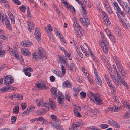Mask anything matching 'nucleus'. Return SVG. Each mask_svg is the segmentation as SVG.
I'll return each mask as SVG.
<instances>
[{"label":"nucleus","instance_id":"nucleus-1","mask_svg":"<svg viewBox=\"0 0 130 130\" xmlns=\"http://www.w3.org/2000/svg\"><path fill=\"white\" fill-rule=\"evenodd\" d=\"M87 96L89 98L90 100L99 105L102 104L103 102L100 94L97 93L94 94L90 92H88Z\"/></svg>","mask_w":130,"mask_h":130},{"label":"nucleus","instance_id":"nucleus-2","mask_svg":"<svg viewBox=\"0 0 130 130\" xmlns=\"http://www.w3.org/2000/svg\"><path fill=\"white\" fill-rule=\"evenodd\" d=\"M100 34L102 40L99 41V44L103 49L104 53L106 54H107L109 46L107 41L103 32H100Z\"/></svg>","mask_w":130,"mask_h":130},{"label":"nucleus","instance_id":"nucleus-3","mask_svg":"<svg viewBox=\"0 0 130 130\" xmlns=\"http://www.w3.org/2000/svg\"><path fill=\"white\" fill-rule=\"evenodd\" d=\"M32 59L34 60H37L42 58L45 59L46 58L45 53L44 50L41 47L39 48L35 51L32 55Z\"/></svg>","mask_w":130,"mask_h":130},{"label":"nucleus","instance_id":"nucleus-4","mask_svg":"<svg viewBox=\"0 0 130 130\" xmlns=\"http://www.w3.org/2000/svg\"><path fill=\"white\" fill-rule=\"evenodd\" d=\"M114 60L115 63L119 72L121 73L122 76H125L126 74V72L118 59L117 58L115 57Z\"/></svg>","mask_w":130,"mask_h":130},{"label":"nucleus","instance_id":"nucleus-5","mask_svg":"<svg viewBox=\"0 0 130 130\" xmlns=\"http://www.w3.org/2000/svg\"><path fill=\"white\" fill-rule=\"evenodd\" d=\"M74 23L73 25V27L74 28L75 30V33L77 35V30L75 29V28H76L80 32V34L81 35H82V31L83 30L81 26L79 25V22L77 20L76 17H74L73 18Z\"/></svg>","mask_w":130,"mask_h":130},{"label":"nucleus","instance_id":"nucleus-6","mask_svg":"<svg viewBox=\"0 0 130 130\" xmlns=\"http://www.w3.org/2000/svg\"><path fill=\"white\" fill-rule=\"evenodd\" d=\"M36 104L38 106L40 107H46L47 108H49L50 107L49 106L48 104H46L45 102H43L42 100L37 99L35 101Z\"/></svg>","mask_w":130,"mask_h":130},{"label":"nucleus","instance_id":"nucleus-7","mask_svg":"<svg viewBox=\"0 0 130 130\" xmlns=\"http://www.w3.org/2000/svg\"><path fill=\"white\" fill-rule=\"evenodd\" d=\"M14 78L13 77L10 75L6 76L5 77L4 84L5 85H9L13 83Z\"/></svg>","mask_w":130,"mask_h":130},{"label":"nucleus","instance_id":"nucleus-8","mask_svg":"<svg viewBox=\"0 0 130 130\" xmlns=\"http://www.w3.org/2000/svg\"><path fill=\"white\" fill-rule=\"evenodd\" d=\"M124 106L127 108L130 111V105L127 102L124 101L123 103ZM123 118L125 119H127L130 117V112H127L123 116Z\"/></svg>","mask_w":130,"mask_h":130},{"label":"nucleus","instance_id":"nucleus-9","mask_svg":"<svg viewBox=\"0 0 130 130\" xmlns=\"http://www.w3.org/2000/svg\"><path fill=\"white\" fill-rule=\"evenodd\" d=\"M82 125L81 123L77 122L72 124L69 128V130H79V127Z\"/></svg>","mask_w":130,"mask_h":130},{"label":"nucleus","instance_id":"nucleus-10","mask_svg":"<svg viewBox=\"0 0 130 130\" xmlns=\"http://www.w3.org/2000/svg\"><path fill=\"white\" fill-rule=\"evenodd\" d=\"M103 3L104 4L105 8L107 11L110 14H111L113 13L111 7L109 3L108 2L107 0H103Z\"/></svg>","mask_w":130,"mask_h":130},{"label":"nucleus","instance_id":"nucleus-11","mask_svg":"<svg viewBox=\"0 0 130 130\" xmlns=\"http://www.w3.org/2000/svg\"><path fill=\"white\" fill-rule=\"evenodd\" d=\"M120 5L123 9L128 14L130 15V8L129 6L125 2H124Z\"/></svg>","mask_w":130,"mask_h":130},{"label":"nucleus","instance_id":"nucleus-12","mask_svg":"<svg viewBox=\"0 0 130 130\" xmlns=\"http://www.w3.org/2000/svg\"><path fill=\"white\" fill-rule=\"evenodd\" d=\"M79 20L84 26L86 27L90 24L89 20L87 17H86L84 18H80Z\"/></svg>","mask_w":130,"mask_h":130},{"label":"nucleus","instance_id":"nucleus-13","mask_svg":"<svg viewBox=\"0 0 130 130\" xmlns=\"http://www.w3.org/2000/svg\"><path fill=\"white\" fill-rule=\"evenodd\" d=\"M58 98L57 99L58 103L60 104H62L63 103V100L64 97L62 93L60 92H58Z\"/></svg>","mask_w":130,"mask_h":130},{"label":"nucleus","instance_id":"nucleus-14","mask_svg":"<svg viewBox=\"0 0 130 130\" xmlns=\"http://www.w3.org/2000/svg\"><path fill=\"white\" fill-rule=\"evenodd\" d=\"M36 85L39 89H43L46 88V85L43 82H37L36 83Z\"/></svg>","mask_w":130,"mask_h":130},{"label":"nucleus","instance_id":"nucleus-15","mask_svg":"<svg viewBox=\"0 0 130 130\" xmlns=\"http://www.w3.org/2000/svg\"><path fill=\"white\" fill-rule=\"evenodd\" d=\"M107 122L109 124L114 127L117 128H119L120 127V125L116 121L112 120H108Z\"/></svg>","mask_w":130,"mask_h":130},{"label":"nucleus","instance_id":"nucleus-16","mask_svg":"<svg viewBox=\"0 0 130 130\" xmlns=\"http://www.w3.org/2000/svg\"><path fill=\"white\" fill-rule=\"evenodd\" d=\"M116 72H117V77L120 82L122 84H123L124 86L127 89H128L129 88L128 87L126 83L125 82L124 79L123 78H121L120 76L117 71Z\"/></svg>","mask_w":130,"mask_h":130},{"label":"nucleus","instance_id":"nucleus-17","mask_svg":"<svg viewBox=\"0 0 130 130\" xmlns=\"http://www.w3.org/2000/svg\"><path fill=\"white\" fill-rule=\"evenodd\" d=\"M27 23L28 26V30L30 32H31V30L34 29V28L33 21L32 20H30L28 21Z\"/></svg>","mask_w":130,"mask_h":130},{"label":"nucleus","instance_id":"nucleus-18","mask_svg":"<svg viewBox=\"0 0 130 130\" xmlns=\"http://www.w3.org/2000/svg\"><path fill=\"white\" fill-rule=\"evenodd\" d=\"M21 52L24 55L28 56L30 55L31 53L27 49L25 48H22Z\"/></svg>","mask_w":130,"mask_h":130},{"label":"nucleus","instance_id":"nucleus-19","mask_svg":"<svg viewBox=\"0 0 130 130\" xmlns=\"http://www.w3.org/2000/svg\"><path fill=\"white\" fill-rule=\"evenodd\" d=\"M53 98L56 99L57 95V89L56 87H53L51 89Z\"/></svg>","mask_w":130,"mask_h":130},{"label":"nucleus","instance_id":"nucleus-20","mask_svg":"<svg viewBox=\"0 0 130 130\" xmlns=\"http://www.w3.org/2000/svg\"><path fill=\"white\" fill-rule=\"evenodd\" d=\"M35 36L36 39L38 41L40 40L41 37V34L39 29L36 28L35 30Z\"/></svg>","mask_w":130,"mask_h":130},{"label":"nucleus","instance_id":"nucleus-21","mask_svg":"<svg viewBox=\"0 0 130 130\" xmlns=\"http://www.w3.org/2000/svg\"><path fill=\"white\" fill-rule=\"evenodd\" d=\"M62 85L64 88H70L71 87V84L69 81L67 80L63 83Z\"/></svg>","mask_w":130,"mask_h":130},{"label":"nucleus","instance_id":"nucleus-22","mask_svg":"<svg viewBox=\"0 0 130 130\" xmlns=\"http://www.w3.org/2000/svg\"><path fill=\"white\" fill-rule=\"evenodd\" d=\"M117 16L119 20H120L121 24L124 27L126 28H127V26L126 25V24L124 22V20L123 17H121L119 14H117Z\"/></svg>","mask_w":130,"mask_h":130},{"label":"nucleus","instance_id":"nucleus-23","mask_svg":"<svg viewBox=\"0 0 130 130\" xmlns=\"http://www.w3.org/2000/svg\"><path fill=\"white\" fill-rule=\"evenodd\" d=\"M20 44L26 47H28L32 44L31 42L27 41H24L22 42Z\"/></svg>","mask_w":130,"mask_h":130},{"label":"nucleus","instance_id":"nucleus-24","mask_svg":"<svg viewBox=\"0 0 130 130\" xmlns=\"http://www.w3.org/2000/svg\"><path fill=\"white\" fill-rule=\"evenodd\" d=\"M94 77L97 83L100 85H102V82L99 75H97Z\"/></svg>","mask_w":130,"mask_h":130},{"label":"nucleus","instance_id":"nucleus-25","mask_svg":"<svg viewBox=\"0 0 130 130\" xmlns=\"http://www.w3.org/2000/svg\"><path fill=\"white\" fill-rule=\"evenodd\" d=\"M45 30L49 37L51 41L53 40V35L51 32L49 31L46 27L45 28Z\"/></svg>","mask_w":130,"mask_h":130},{"label":"nucleus","instance_id":"nucleus-26","mask_svg":"<svg viewBox=\"0 0 130 130\" xmlns=\"http://www.w3.org/2000/svg\"><path fill=\"white\" fill-rule=\"evenodd\" d=\"M90 112V115L91 116H95L97 115L98 113V111L96 109H95L93 110L91 109L89 110Z\"/></svg>","mask_w":130,"mask_h":130},{"label":"nucleus","instance_id":"nucleus-27","mask_svg":"<svg viewBox=\"0 0 130 130\" xmlns=\"http://www.w3.org/2000/svg\"><path fill=\"white\" fill-rule=\"evenodd\" d=\"M113 6L114 7V9H116H116V10L118 11H120L121 9L119 6L118 3L116 1H114L113 2Z\"/></svg>","mask_w":130,"mask_h":130},{"label":"nucleus","instance_id":"nucleus-28","mask_svg":"<svg viewBox=\"0 0 130 130\" xmlns=\"http://www.w3.org/2000/svg\"><path fill=\"white\" fill-rule=\"evenodd\" d=\"M59 59L58 60V63H63L64 64L66 63V61L64 59H63L62 57L60 55H58Z\"/></svg>","mask_w":130,"mask_h":130},{"label":"nucleus","instance_id":"nucleus-29","mask_svg":"<svg viewBox=\"0 0 130 130\" xmlns=\"http://www.w3.org/2000/svg\"><path fill=\"white\" fill-rule=\"evenodd\" d=\"M106 83L112 90L114 91H115V87L112 84L111 80L106 82Z\"/></svg>","mask_w":130,"mask_h":130},{"label":"nucleus","instance_id":"nucleus-30","mask_svg":"<svg viewBox=\"0 0 130 130\" xmlns=\"http://www.w3.org/2000/svg\"><path fill=\"white\" fill-rule=\"evenodd\" d=\"M23 70L24 73H26V72H32L33 71V69L30 67H27L23 69Z\"/></svg>","mask_w":130,"mask_h":130},{"label":"nucleus","instance_id":"nucleus-31","mask_svg":"<svg viewBox=\"0 0 130 130\" xmlns=\"http://www.w3.org/2000/svg\"><path fill=\"white\" fill-rule=\"evenodd\" d=\"M49 106H50L49 108L51 107L52 109L53 110H55L56 109V106L55 102L52 103H50V104H49Z\"/></svg>","mask_w":130,"mask_h":130},{"label":"nucleus","instance_id":"nucleus-32","mask_svg":"<svg viewBox=\"0 0 130 130\" xmlns=\"http://www.w3.org/2000/svg\"><path fill=\"white\" fill-rule=\"evenodd\" d=\"M19 107L18 105H16L15 106L13 110V113L16 114H17L19 112Z\"/></svg>","mask_w":130,"mask_h":130},{"label":"nucleus","instance_id":"nucleus-33","mask_svg":"<svg viewBox=\"0 0 130 130\" xmlns=\"http://www.w3.org/2000/svg\"><path fill=\"white\" fill-rule=\"evenodd\" d=\"M61 69L62 73H61V75H62L63 77V76L66 74V69L64 66L63 65H61Z\"/></svg>","mask_w":130,"mask_h":130},{"label":"nucleus","instance_id":"nucleus-34","mask_svg":"<svg viewBox=\"0 0 130 130\" xmlns=\"http://www.w3.org/2000/svg\"><path fill=\"white\" fill-rule=\"evenodd\" d=\"M65 55L66 57H68V59L70 60H71L72 59V57L71 56V54L70 53H68L67 51H66L64 52Z\"/></svg>","mask_w":130,"mask_h":130},{"label":"nucleus","instance_id":"nucleus-35","mask_svg":"<svg viewBox=\"0 0 130 130\" xmlns=\"http://www.w3.org/2000/svg\"><path fill=\"white\" fill-rule=\"evenodd\" d=\"M49 123L52 127L56 129L58 126V124L56 123L50 122Z\"/></svg>","mask_w":130,"mask_h":130},{"label":"nucleus","instance_id":"nucleus-36","mask_svg":"<svg viewBox=\"0 0 130 130\" xmlns=\"http://www.w3.org/2000/svg\"><path fill=\"white\" fill-rule=\"evenodd\" d=\"M50 117L53 121L58 122V119L56 115H51L50 116Z\"/></svg>","mask_w":130,"mask_h":130},{"label":"nucleus","instance_id":"nucleus-37","mask_svg":"<svg viewBox=\"0 0 130 130\" xmlns=\"http://www.w3.org/2000/svg\"><path fill=\"white\" fill-rule=\"evenodd\" d=\"M19 9L23 13H24L25 12L26 7L24 5H22L20 6Z\"/></svg>","mask_w":130,"mask_h":130},{"label":"nucleus","instance_id":"nucleus-38","mask_svg":"<svg viewBox=\"0 0 130 130\" xmlns=\"http://www.w3.org/2000/svg\"><path fill=\"white\" fill-rule=\"evenodd\" d=\"M74 112L75 115L77 117H79L82 116L80 112L77 110L76 109H74Z\"/></svg>","mask_w":130,"mask_h":130},{"label":"nucleus","instance_id":"nucleus-39","mask_svg":"<svg viewBox=\"0 0 130 130\" xmlns=\"http://www.w3.org/2000/svg\"><path fill=\"white\" fill-rule=\"evenodd\" d=\"M53 72L58 77H60V78H61L62 77V76L61 75V73L60 72L57 71L56 70H54L53 71Z\"/></svg>","mask_w":130,"mask_h":130},{"label":"nucleus","instance_id":"nucleus-40","mask_svg":"<svg viewBox=\"0 0 130 130\" xmlns=\"http://www.w3.org/2000/svg\"><path fill=\"white\" fill-rule=\"evenodd\" d=\"M113 111L117 112L120 110L121 109V107H118L116 105H114L113 107Z\"/></svg>","mask_w":130,"mask_h":130},{"label":"nucleus","instance_id":"nucleus-41","mask_svg":"<svg viewBox=\"0 0 130 130\" xmlns=\"http://www.w3.org/2000/svg\"><path fill=\"white\" fill-rule=\"evenodd\" d=\"M84 4L83 1L81 0V1L80 2L79 4L81 5L82 10L83 11H85L86 9V7L85 5H84Z\"/></svg>","mask_w":130,"mask_h":130},{"label":"nucleus","instance_id":"nucleus-42","mask_svg":"<svg viewBox=\"0 0 130 130\" xmlns=\"http://www.w3.org/2000/svg\"><path fill=\"white\" fill-rule=\"evenodd\" d=\"M53 7L54 10L56 11V12L58 14H59L60 12L59 9L57 7V6L54 4L53 5Z\"/></svg>","mask_w":130,"mask_h":130},{"label":"nucleus","instance_id":"nucleus-43","mask_svg":"<svg viewBox=\"0 0 130 130\" xmlns=\"http://www.w3.org/2000/svg\"><path fill=\"white\" fill-rule=\"evenodd\" d=\"M115 31L116 34L118 35H119L120 34V29L118 27H115Z\"/></svg>","mask_w":130,"mask_h":130},{"label":"nucleus","instance_id":"nucleus-44","mask_svg":"<svg viewBox=\"0 0 130 130\" xmlns=\"http://www.w3.org/2000/svg\"><path fill=\"white\" fill-rule=\"evenodd\" d=\"M27 13L28 17H29V18H31V15L29 7L27 6Z\"/></svg>","mask_w":130,"mask_h":130},{"label":"nucleus","instance_id":"nucleus-45","mask_svg":"<svg viewBox=\"0 0 130 130\" xmlns=\"http://www.w3.org/2000/svg\"><path fill=\"white\" fill-rule=\"evenodd\" d=\"M21 106L22 110H24L27 107V104L25 102L22 103L21 104Z\"/></svg>","mask_w":130,"mask_h":130},{"label":"nucleus","instance_id":"nucleus-46","mask_svg":"<svg viewBox=\"0 0 130 130\" xmlns=\"http://www.w3.org/2000/svg\"><path fill=\"white\" fill-rule=\"evenodd\" d=\"M105 22L106 24L108 26H110L111 25V23L110 21H109V18H105L104 19Z\"/></svg>","mask_w":130,"mask_h":130},{"label":"nucleus","instance_id":"nucleus-47","mask_svg":"<svg viewBox=\"0 0 130 130\" xmlns=\"http://www.w3.org/2000/svg\"><path fill=\"white\" fill-rule=\"evenodd\" d=\"M7 48L8 49V50L11 54H12L13 55H14L15 52L13 49H12V48H10L8 46H7Z\"/></svg>","mask_w":130,"mask_h":130},{"label":"nucleus","instance_id":"nucleus-48","mask_svg":"<svg viewBox=\"0 0 130 130\" xmlns=\"http://www.w3.org/2000/svg\"><path fill=\"white\" fill-rule=\"evenodd\" d=\"M36 118L37 121H43V123H44V121H46L45 123H46V120L45 119H44L42 117H40L38 118Z\"/></svg>","mask_w":130,"mask_h":130},{"label":"nucleus","instance_id":"nucleus-49","mask_svg":"<svg viewBox=\"0 0 130 130\" xmlns=\"http://www.w3.org/2000/svg\"><path fill=\"white\" fill-rule=\"evenodd\" d=\"M100 126L102 129H103L108 127V125L106 124H101L100 125Z\"/></svg>","mask_w":130,"mask_h":130},{"label":"nucleus","instance_id":"nucleus-50","mask_svg":"<svg viewBox=\"0 0 130 130\" xmlns=\"http://www.w3.org/2000/svg\"><path fill=\"white\" fill-rule=\"evenodd\" d=\"M118 12L119 13H120V14L121 15V16L120 15L121 17H123H123H125V13L123 11H121V9H120V11H118ZM117 14H118L117 13Z\"/></svg>","mask_w":130,"mask_h":130},{"label":"nucleus","instance_id":"nucleus-51","mask_svg":"<svg viewBox=\"0 0 130 130\" xmlns=\"http://www.w3.org/2000/svg\"><path fill=\"white\" fill-rule=\"evenodd\" d=\"M108 36L109 37V38L112 42H113L114 43H116V40L115 39L113 36L112 35V34Z\"/></svg>","mask_w":130,"mask_h":130},{"label":"nucleus","instance_id":"nucleus-52","mask_svg":"<svg viewBox=\"0 0 130 130\" xmlns=\"http://www.w3.org/2000/svg\"><path fill=\"white\" fill-rule=\"evenodd\" d=\"M16 119L17 117L15 116H12L11 119V122L12 124H13L15 123Z\"/></svg>","mask_w":130,"mask_h":130},{"label":"nucleus","instance_id":"nucleus-53","mask_svg":"<svg viewBox=\"0 0 130 130\" xmlns=\"http://www.w3.org/2000/svg\"><path fill=\"white\" fill-rule=\"evenodd\" d=\"M61 1L62 3L66 6L67 8H68L69 7V5L68 4V3L67 2L66 0H61Z\"/></svg>","mask_w":130,"mask_h":130},{"label":"nucleus","instance_id":"nucleus-54","mask_svg":"<svg viewBox=\"0 0 130 130\" xmlns=\"http://www.w3.org/2000/svg\"><path fill=\"white\" fill-rule=\"evenodd\" d=\"M9 17L10 19L11 20V23L13 24H14L15 23V19L13 16L12 15H10Z\"/></svg>","mask_w":130,"mask_h":130},{"label":"nucleus","instance_id":"nucleus-55","mask_svg":"<svg viewBox=\"0 0 130 130\" xmlns=\"http://www.w3.org/2000/svg\"><path fill=\"white\" fill-rule=\"evenodd\" d=\"M73 90L75 92H74L73 94V96H74L75 97V98H76L77 96V93L78 92L77 90L76 89V88H73ZM79 91H78V92Z\"/></svg>","mask_w":130,"mask_h":130},{"label":"nucleus","instance_id":"nucleus-56","mask_svg":"<svg viewBox=\"0 0 130 130\" xmlns=\"http://www.w3.org/2000/svg\"><path fill=\"white\" fill-rule=\"evenodd\" d=\"M14 3L17 5H20L21 4V2L19 0H12Z\"/></svg>","mask_w":130,"mask_h":130},{"label":"nucleus","instance_id":"nucleus-57","mask_svg":"<svg viewBox=\"0 0 130 130\" xmlns=\"http://www.w3.org/2000/svg\"><path fill=\"white\" fill-rule=\"evenodd\" d=\"M58 37L59 38L60 40L62 41L63 40L62 36V34L59 32H58L57 34Z\"/></svg>","mask_w":130,"mask_h":130},{"label":"nucleus","instance_id":"nucleus-58","mask_svg":"<svg viewBox=\"0 0 130 130\" xmlns=\"http://www.w3.org/2000/svg\"><path fill=\"white\" fill-rule=\"evenodd\" d=\"M75 68L74 64L73 63H71L69 66V68L70 70L72 71Z\"/></svg>","mask_w":130,"mask_h":130},{"label":"nucleus","instance_id":"nucleus-59","mask_svg":"<svg viewBox=\"0 0 130 130\" xmlns=\"http://www.w3.org/2000/svg\"><path fill=\"white\" fill-rule=\"evenodd\" d=\"M104 77L105 80L106 81V82L110 81L111 80L109 79L108 76L106 74L105 75Z\"/></svg>","mask_w":130,"mask_h":130},{"label":"nucleus","instance_id":"nucleus-60","mask_svg":"<svg viewBox=\"0 0 130 130\" xmlns=\"http://www.w3.org/2000/svg\"><path fill=\"white\" fill-rule=\"evenodd\" d=\"M113 81L115 85L117 86H118L119 85V83L118 80H117L116 79L113 80Z\"/></svg>","mask_w":130,"mask_h":130},{"label":"nucleus","instance_id":"nucleus-61","mask_svg":"<svg viewBox=\"0 0 130 130\" xmlns=\"http://www.w3.org/2000/svg\"><path fill=\"white\" fill-rule=\"evenodd\" d=\"M104 30L105 32L106 33L108 36H109L111 35V32L108 29H106Z\"/></svg>","mask_w":130,"mask_h":130},{"label":"nucleus","instance_id":"nucleus-62","mask_svg":"<svg viewBox=\"0 0 130 130\" xmlns=\"http://www.w3.org/2000/svg\"><path fill=\"white\" fill-rule=\"evenodd\" d=\"M5 54V52L4 50H0V57H2Z\"/></svg>","mask_w":130,"mask_h":130},{"label":"nucleus","instance_id":"nucleus-63","mask_svg":"<svg viewBox=\"0 0 130 130\" xmlns=\"http://www.w3.org/2000/svg\"><path fill=\"white\" fill-rule=\"evenodd\" d=\"M8 86L3 87L2 89V91L4 92L8 91Z\"/></svg>","mask_w":130,"mask_h":130},{"label":"nucleus","instance_id":"nucleus-64","mask_svg":"<svg viewBox=\"0 0 130 130\" xmlns=\"http://www.w3.org/2000/svg\"><path fill=\"white\" fill-rule=\"evenodd\" d=\"M29 114V113L27 112V110L26 109L22 113V115L23 116H24Z\"/></svg>","mask_w":130,"mask_h":130}]
</instances>
